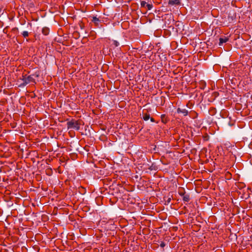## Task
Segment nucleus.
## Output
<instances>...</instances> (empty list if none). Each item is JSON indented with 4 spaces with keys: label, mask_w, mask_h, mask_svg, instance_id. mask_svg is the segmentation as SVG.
<instances>
[{
    "label": "nucleus",
    "mask_w": 252,
    "mask_h": 252,
    "mask_svg": "<svg viewBox=\"0 0 252 252\" xmlns=\"http://www.w3.org/2000/svg\"><path fill=\"white\" fill-rule=\"evenodd\" d=\"M80 125L81 124L80 121H76L74 119H71L70 121H68L67 123L68 129L72 128L77 130H79L80 129Z\"/></svg>",
    "instance_id": "f257e3e1"
},
{
    "label": "nucleus",
    "mask_w": 252,
    "mask_h": 252,
    "mask_svg": "<svg viewBox=\"0 0 252 252\" xmlns=\"http://www.w3.org/2000/svg\"><path fill=\"white\" fill-rule=\"evenodd\" d=\"M22 77L23 82L20 85V87H24L32 82L35 83V79L32 75H23Z\"/></svg>",
    "instance_id": "f03ea898"
},
{
    "label": "nucleus",
    "mask_w": 252,
    "mask_h": 252,
    "mask_svg": "<svg viewBox=\"0 0 252 252\" xmlns=\"http://www.w3.org/2000/svg\"><path fill=\"white\" fill-rule=\"evenodd\" d=\"M236 14L234 11H230L228 15V21L229 22H232L236 19Z\"/></svg>",
    "instance_id": "7ed1b4c3"
},
{
    "label": "nucleus",
    "mask_w": 252,
    "mask_h": 252,
    "mask_svg": "<svg viewBox=\"0 0 252 252\" xmlns=\"http://www.w3.org/2000/svg\"><path fill=\"white\" fill-rule=\"evenodd\" d=\"M170 5H179L180 3V0H169L168 2Z\"/></svg>",
    "instance_id": "20e7f679"
},
{
    "label": "nucleus",
    "mask_w": 252,
    "mask_h": 252,
    "mask_svg": "<svg viewBox=\"0 0 252 252\" xmlns=\"http://www.w3.org/2000/svg\"><path fill=\"white\" fill-rule=\"evenodd\" d=\"M228 40V38L225 36L220 37L219 39V45L221 46L223 43L226 42Z\"/></svg>",
    "instance_id": "39448f33"
},
{
    "label": "nucleus",
    "mask_w": 252,
    "mask_h": 252,
    "mask_svg": "<svg viewBox=\"0 0 252 252\" xmlns=\"http://www.w3.org/2000/svg\"><path fill=\"white\" fill-rule=\"evenodd\" d=\"M177 112L178 113H182L184 116H187L188 114V111L186 109L178 108Z\"/></svg>",
    "instance_id": "423d86ee"
},
{
    "label": "nucleus",
    "mask_w": 252,
    "mask_h": 252,
    "mask_svg": "<svg viewBox=\"0 0 252 252\" xmlns=\"http://www.w3.org/2000/svg\"><path fill=\"white\" fill-rule=\"evenodd\" d=\"M50 32V30L48 27H43L42 29V33L44 35H47L49 34Z\"/></svg>",
    "instance_id": "0eeeda50"
},
{
    "label": "nucleus",
    "mask_w": 252,
    "mask_h": 252,
    "mask_svg": "<svg viewBox=\"0 0 252 252\" xmlns=\"http://www.w3.org/2000/svg\"><path fill=\"white\" fill-rule=\"evenodd\" d=\"M183 200L185 202H189L190 199L189 195V194H185L183 196Z\"/></svg>",
    "instance_id": "6e6552de"
},
{
    "label": "nucleus",
    "mask_w": 252,
    "mask_h": 252,
    "mask_svg": "<svg viewBox=\"0 0 252 252\" xmlns=\"http://www.w3.org/2000/svg\"><path fill=\"white\" fill-rule=\"evenodd\" d=\"M92 22H93L94 23V24L97 26L98 25V23L100 22V20L97 17H93Z\"/></svg>",
    "instance_id": "1a4fd4ad"
},
{
    "label": "nucleus",
    "mask_w": 252,
    "mask_h": 252,
    "mask_svg": "<svg viewBox=\"0 0 252 252\" xmlns=\"http://www.w3.org/2000/svg\"><path fill=\"white\" fill-rule=\"evenodd\" d=\"M143 119L145 121H147L150 119V114L148 113L143 114Z\"/></svg>",
    "instance_id": "9d476101"
},
{
    "label": "nucleus",
    "mask_w": 252,
    "mask_h": 252,
    "mask_svg": "<svg viewBox=\"0 0 252 252\" xmlns=\"http://www.w3.org/2000/svg\"><path fill=\"white\" fill-rule=\"evenodd\" d=\"M161 121L164 123H166L167 122V120H166V119L165 118V114H162L161 115Z\"/></svg>",
    "instance_id": "9b49d317"
},
{
    "label": "nucleus",
    "mask_w": 252,
    "mask_h": 252,
    "mask_svg": "<svg viewBox=\"0 0 252 252\" xmlns=\"http://www.w3.org/2000/svg\"><path fill=\"white\" fill-rule=\"evenodd\" d=\"M22 35L25 37H27L29 36V32H27V31H24L22 33Z\"/></svg>",
    "instance_id": "f8f14e48"
},
{
    "label": "nucleus",
    "mask_w": 252,
    "mask_h": 252,
    "mask_svg": "<svg viewBox=\"0 0 252 252\" xmlns=\"http://www.w3.org/2000/svg\"><path fill=\"white\" fill-rule=\"evenodd\" d=\"M146 7H147L148 9L150 10L153 8V5L152 4H147Z\"/></svg>",
    "instance_id": "ddd939ff"
},
{
    "label": "nucleus",
    "mask_w": 252,
    "mask_h": 252,
    "mask_svg": "<svg viewBox=\"0 0 252 252\" xmlns=\"http://www.w3.org/2000/svg\"><path fill=\"white\" fill-rule=\"evenodd\" d=\"M113 44L115 46V47H118L119 45V43L116 41V40H114L113 41Z\"/></svg>",
    "instance_id": "4468645a"
},
{
    "label": "nucleus",
    "mask_w": 252,
    "mask_h": 252,
    "mask_svg": "<svg viewBox=\"0 0 252 252\" xmlns=\"http://www.w3.org/2000/svg\"><path fill=\"white\" fill-rule=\"evenodd\" d=\"M140 4H141V7H145V6H146L147 3L146 1L143 0V1H141Z\"/></svg>",
    "instance_id": "2eb2a0df"
},
{
    "label": "nucleus",
    "mask_w": 252,
    "mask_h": 252,
    "mask_svg": "<svg viewBox=\"0 0 252 252\" xmlns=\"http://www.w3.org/2000/svg\"><path fill=\"white\" fill-rule=\"evenodd\" d=\"M165 246V244L164 242H161V243L160 244V246L161 247V248H163Z\"/></svg>",
    "instance_id": "dca6fc26"
},
{
    "label": "nucleus",
    "mask_w": 252,
    "mask_h": 252,
    "mask_svg": "<svg viewBox=\"0 0 252 252\" xmlns=\"http://www.w3.org/2000/svg\"><path fill=\"white\" fill-rule=\"evenodd\" d=\"M74 35L75 36H76V38H77L78 36L79 35V33L78 32H76L74 33Z\"/></svg>",
    "instance_id": "f3484780"
},
{
    "label": "nucleus",
    "mask_w": 252,
    "mask_h": 252,
    "mask_svg": "<svg viewBox=\"0 0 252 252\" xmlns=\"http://www.w3.org/2000/svg\"><path fill=\"white\" fill-rule=\"evenodd\" d=\"M150 120H151V122H155V121L154 119V118H150Z\"/></svg>",
    "instance_id": "a211bd4d"
},
{
    "label": "nucleus",
    "mask_w": 252,
    "mask_h": 252,
    "mask_svg": "<svg viewBox=\"0 0 252 252\" xmlns=\"http://www.w3.org/2000/svg\"><path fill=\"white\" fill-rule=\"evenodd\" d=\"M179 193L181 196H183L185 194V193L183 192H179Z\"/></svg>",
    "instance_id": "6ab92c4d"
},
{
    "label": "nucleus",
    "mask_w": 252,
    "mask_h": 252,
    "mask_svg": "<svg viewBox=\"0 0 252 252\" xmlns=\"http://www.w3.org/2000/svg\"><path fill=\"white\" fill-rule=\"evenodd\" d=\"M170 200H171V199L169 198L168 199L167 202L169 203V202H170Z\"/></svg>",
    "instance_id": "aec40b11"
},
{
    "label": "nucleus",
    "mask_w": 252,
    "mask_h": 252,
    "mask_svg": "<svg viewBox=\"0 0 252 252\" xmlns=\"http://www.w3.org/2000/svg\"><path fill=\"white\" fill-rule=\"evenodd\" d=\"M18 30V28H14L13 29V30Z\"/></svg>",
    "instance_id": "412c9836"
}]
</instances>
